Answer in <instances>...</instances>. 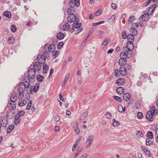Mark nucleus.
Returning <instances> with one entry per match:
<instances>
[{
  "label": "nucleus",
  "mask_w": 158,
  "mask_h": 158,
  "mask_svg": "<svg viewBox=\"0 0 158 158\" xmlns=\"http://www.w3.org/2000/svg\"><path fill=\"white\" fill-rule=\"evenodd\" d=\"M113 97L115 100H116L118 101L119 102H120L122 101V99L119 97L115 96H114Z\"/></svg>",
  "instance_id": "09e8293b"
},
{
  "label": "nucleus",
  "mask_w": 158,
  "mask_h": 158,
  "mask_svg": "<svg viewBox=\"0 0 158 158\" xmlns=\"http://www.w3.org/2000/svg\"><path fill=\"white\" fill-rule=\"evenodd\" d=\"M137 116L138 118L141 119L143 118V115L141 112H138L137 114Z\"/></svg>",
  "instance_id": "a18cd8bd"
},
{
  "label": "nucleus",
  "mask_w": 158,
  "mask_h": 158,
  "mask_svg": "<svg viewBox=\"0 0 158 158\" xmlns=\"http://www.w3.org/2000/svg\"><path fill=\"white\" fill-rule=\"evenodd\" d=\"M88 112L87 111H85L82 115V116L81 117L80 119H85V118L88 115Z\"/></svg>",
  "instance_id": "79ce46f5"
},
{
  "label": "nucleus",
  "mask_w": 158,
  "mask_h": 158,
  "mask_svg": "<svg viewBox=\"0 0 158 158\" xmlns=\"http://www.w3.org/2000/svg\"><path fill=\"white\" fill-rule=\"evenodd\" d=\"M119 73L121 75L125 76L127 73V71L125 67H120L119 69Z\"/></svg>",
  "instance_id": "dca6fc26"
},
{
  "label": "nucleus",
  "mask_w": 158,
  "mask_h": 158,
  "mask_svg": "<svg viewBox=\"0 0 158 158\" xmlns=\"http://www.w3.org/2000/svg\"><path fill=\"white\" fill-rule=\"evenodd\" d=\"M109 41V39L108 38H107L103 42V45H104L105 46H106L107 45V44H108Z\"/></svg>",
  "instance_id": "0e129e2a"
},
{
  "label": "nucleus",
  "mask_w": 158,
  "mask_h": 158,
  "mask_svg": "<svg viewBox=\"0 0 158 158\" xmlns=\"http://www.w3.org/2000/svg\"><path fill=\"white\" fill-rule=\"evenodd\" d=\"M125 81L123 78H119L116 81V83L118 86H122L125 83Z\"/></svg>",
  "instance_id": "f3484780"
},
{
  "label": "nucleus",
  "mask_w": 158,
  "mask_h": 158,
  "mask_svg": "<svg viewBox=\"0 0 158 158\" xmlns=\"http://www.w3.org/2000/svg\"><path fill=\"white\" fill-rule=\"evenodd\" d=\"M74 128L76 134H78L80 132V130L78 128V123H77L76 126L74 127Z\"/></svg>",
  "instance_id": "473e14b6"
},
{
  "label": "nucleus",
  "mask_w": 158,
  "mask_h": 158,
  "mask_svg": "<svg viewBox=\"0 0 158 158\" xmlns=\"http://www.w3.org/2000/svg\"><path fill=\"white\" fill-rule=\"evenodd\" d=\"M3 15L5 16L8 17V18H10L11 17V13L8 11H5L3 13Z\"/></svg>",
  "instance_id": "bb28decb"
},
{
  "label": "nucleus",
  "mask_w": 158,
  "mask_h": 158,
  "mask_svg": "<svg viewBox=\"0 0 158 158\" xmlns=\"http://www.w3.org/2000/svg\"><path fill=\"white\" fill-rule=\"evenodd\" d=\"M114 73L115 76L116 77H117L119 76V74L120 73H119L118 70V69H116L115 70Z\"/></svg>",
  "instance_id": "6e6d98bb"
},
{
  "label": "nucleus",
  "mask_w": 158,
  "mask_h": 158,
  "mask_svg": "<svg viewBox=\"0 0 158 158\" xmlns=\"http://www.w3.org/2000/svg\"><path fill=\"white\" fill-rule=\"evenodd\" d=\"M63 45L64 43L63 42H60L58 43L57 46V48L58 49H60L63 47Z\"/></svg>",
  "instance_id": "37998d69"
},
{
  "label": "nucleus",
  "mask_w": 158,
  "mask_h": 158,
  "mask_svg": "<svg viewBox=\"0 0 158 158\" xmlns=\"http://www.w3.org/2000/svg\"><path fill=\"white\" fill-rule=\"evenodd\" d=\"M83 30V28L81 27L79 28L75 32V34L76 35H77L80 32L82 31Z\"/></svg>",
  "instance_id": "e2e57ef3"
},
{
  "label": "nucleus",
  "mask_w": 158,
  "mask_h": 158,
  "mask_svg": "<svg viewBox=\"0 0 158 158\" xmlns=\"http://www.w3.org/2000/svg\"><path fill=\"white\" fill-rule=\"evenodd\" d=\"M104 21H99L98 22L96 23H93V25L94 26H96L97 25H99L102 23H104Z\"/></svg>",
  "instance_id": "864d4df0"
},
{
  "label": "nucleus",
  "mask_w": 158,
  "mask_h": 158,
  "mask_svg": "<svg viewBox=\"0 0 158 158\" xmlns=\"http://www.w3.org/2000/svg\"><path fill=\"white\" fill-rule=\"evenodd\" d=\"M77 19L79 18L77 17L76 16L74 15H70L69 14L67 17V19L69 23H73Z\"/></svg>",
  "instance_id": "0eeeda50"
},
{
  "label": "nucleus",
  "mask_w": 158,
  "mask_h": 158,
  "mask_svg": "<svg viewBox=\"0 0 158 158\" xmlns=\"http://www.w3.org/2000/svg\"><path fill=\"white\" fill-rule=\"evenodd\" d=\"M69 77V74H67L66 76L65 77L64 79V81L63 82L61 86L62 87H64V85L66 83V81L68 80Z\"/></svg>",
  "instance_id": "4c0bfd02"
},
{
  "label": "nucleus",
  "mask_w": 158,
  "mask_h": 158,
  "mask_svg": "<svg viewBox=\"0 0 158 158\" xmlns=\"http://www.w3.org/2000/svg\"><path fill=\"white\" fill-rule=\"evenodd\" d=\"M79 18L77 19L73 24V26L76 28H78L80 27L81 25V23H79Z\"/></svg>",
  "instance_id": "f8f14e48"
},
{
  "label": "nucleus",
  "mask_w": 158,
  "mask_h": 158,
  "mask_svg": "<svg viewBox=\"0 0 158 158\" xmlns=\"http://www.w3.org/2000/svg\"><path fill=\"white\" fill-rule=\"evenodd\" d=\"M133 35L130 34L127 35V39L128 40H132V42H133L134 40V37Z\"/></svg>",
  "instance_id": "f704fd0d"
},
{
  "label": "nucleus",
  "mask_w": 158,
  "mask_h": 158,
  "mask_svg": "<svg viewBox=\"0 0 158 158\" xmlns=\"http://www.w3.org/2000/svg\"><path fill=\"white\" fill-rule=\"evenodd\" d=\"M123 106L122 105L119 106L118 107V110L119 112H123Z\"/></svg>",
  "instance_id": "13d9d810"
},
{
  "label": "nucleus",
  "mask_w": 158,
  "mask_h": 158,
  "mask_svg": "<svg viewBox=\"0 0 158 158\" xmlns=\"http://www.w3.org/2000/svg\"><path fill=\"white\" fill-rule=\"evenodd\" d=\"M18 90L19 93V98H23L24 96V92L25 90V86L24 85L23 82H20L19 84Z\"/></svg>",
  "instance_id": "f257e3e1"
},
{
  "label": "nucleus",
  "mask_w": 158,
  "mask_h": 158,
  "mask_svg": "<svg viewBox=\"0 0 158 158\" xmlns=\"http://www.w3.org/2000/svg\"><path fill=\"white\" fill-rule=\"evenodd\" d=\"M48 66L46 64H45V63H44L43 64V70L44 73H47V70L48 69Z\"/></svg>",
  "instance_id": "a878e982"
},
{
  "label": "nucleus",
  "mask_w": 158,
  "mask_h": 158,
  "mask_svg": "<svg viewBox=\"0 0 158 158\" xmlns=\"http://www.w3.org/2000/svg\"><path fill=\"white\" fill-rule=\"evenodd\" d=\"M27 103V102L25 100L23 101L22 102H19L18 103V105L19 106H24L26 105Z\"/></svg>",
  "instance_id": "58836bf2"
},
{
  "label": "nucleus",
  "mask_w": 158,
  "mask_h": 158,
  "mask_svg": "<svg viewBox=\"0 0 158 158\" xmlns=\"http://www.w3.org/2000/svg\"><path fill=\"white\" fill-rule=\"evenodd\" d=\"M60 116L59 115H56L55 117L54 120L56 122H58L60 120Z\"/></svg>",
  "instance_id": "680f3d73"
},
{
  "label": "nucleus",
  "mask_w": 158,
  "mask_h": 158,
  "mask_svg": "<svg viewBox=\"0 0 158 158\" xmlns=\"http://www.w3.org/2000/svg\"><path fill=\"white\" fill-rule=\"evenodd\" d=\"M41 64L38 61L34 63L33 66V69L35 70V71H38L40 70L42 67Z\"/></svg>",
  "instance_id": "6e6552de"
},
{
  "label": "nucleus",
  "mask_w": 158,
  "mask_h": 158,
  "mask_svg": "<svg viewBox=\"0 0 158 158\" xmlns=\"http://www.w3.org/2000/svg\"><path fill=\"white\" fill-rule=\"evenodd\" d=\"M36 79L38 82H41L43 81L44 77L42 75H38L37 76Z\"/></svg>",
  "instance_id": "c85d7f7f"
},
{
  "label": "nucleus",
  "mask_w": 158,
  "mask_h": 158,
  "mask_svg": "<svg viewBox=\"0 0 158 158\" xmlns=\"http://www.w3.org/2000/svg\"><path fill=\"white\" fill-rule=\"evenodd\" d=\"M48 48L49 51L50 52H54L55 49V46L54 44H51L48 47L47 45H45L44 49Z\"/></svg>",
  "instance_id": "9b49d317"
},
{
  "label": "nucleus",
  "mask_w": 158,
  "mask_h": 158,
  "mask_svg": "<svg viewBox=\"0 0 158 158\" xmlns=\"http://www.w3.org/2000/svg\"><path fill=\"white\" fill-rule=\"evenodd\" d=\"M60 53V52L59 51H56L55 53L52 54L53 56L55 58H56L58 55V54Z\"/></svg>",
  "instance_id": "de8ad7c7"
},
{
  "label": "nucleus",
  "mask_w": 158,
  "mask_h": 158,
  "mask_svg": "<svg viewBox=\"0 0 158 158\" xmlns=\"http://www.w3.org/2000/svg\"><path fill=\"white\" fill-rule=\"evenodd\" d=\"M16 30V28L15 27V26L14 25H11V31L14 32H15Z\"/></svg>",
  "instance_id": "3c124183"
},
{
  "label": "nucleus",
  "mask_w": 158,
  "mask_h": 158,
  "mask_svg": "<svg viewBox=\"0 0 158 158\" xmlns=\"http://www.w3.org/2000/svg\"><path fill=\"white\" fill-rule=\"evenodd\" d=\"M148 138L150 139H152L153 137V133L151 131H149L148 133Z\"/></svg>",
  "instance_id": "49530a36"
},
{
  "label": "nucleus",
  "mask_w": 158,
  "mask_h": 158,
  "mask_svg": "<svg viewBox=\"0 0 158 158\" xmlns=\"http://www.w3.org/2000/svg\"><path fill=\"white\" fill-rule=\"evenodd\" d=\"M23 83L25 88L29 87L30 85V81L29 77H25L23 79Z\"/></svg>",
  "instance_id": "9d476101"
},
{
  "label": "nucleus",
  "mask_w": 158,
  "mask_h": 158,
  "mask_svg": "<svg viewBox=\"0 0 158 158\" xmlns=\"http://www.w3.org/2000/svg\"><path fill=\"white\" fill-rule=\"evenodd\" d=\"M8 40L9 42L8 44L10 45L13 44L14 43L15 40L14 37L11 36L9 37Z\"/></svg>",
  "instance_id": "2f4dec72"
},
{
  "label": "nucleus",
  "mask_w": 158,
  "mask_h": 158,
  "mask_svg": "<svg viewBox=\"0 0 158 158\" xmlns=\"http://www.w3.org/2000/svg\"><path fill=\"white\" fill-rule=\"evenodd\" d=\"M14 125H11L6 130L7 133L8 134L10 133L12 130L14 129Z\"/></svg>",
  "instance_id": "7c9ffc66"
},
{
  "label": "nucleus",
  "mask_w": 158,
  "mask_h": 158,
  "mask_svg": "<svg viewBox=\"0 0 158 158\" xmlns=\"http://www.w3.org/2000/svg\"><path fill=\"white\" fill-rule=\"evenodd\" d=\"M144 152L148 156H151V153L149 150L146 149Z\"/></svg>",
  "instance_id": "8fccbe9b"
},
{
  "label": "nucleus",
  "mask_w": 158,
  "mask_h": 158,
  "mask_svg": "<svg viewBox=\"0 0 158 158\" xmlns=\"http://www.w3.org/2000/svg\"><path fill=\"white\" fill-rule=\"evenodd\" d=\"M82 148H81L80 149H79V150L76 153V155L75 156V157L77 156H78L79 154H80V153H81V152L82 151Z\"/></svg>",
  "instance_id": "338daca9"
},
{
  "label": "nucleus",
  "mask_w": 158,
  "mask_h": 158,
  "mask_svg": "<svg viewBox=\"0 0 158 158\" xmlns=\"http://www.w3.org/2000/svg\"><path fill=\"white\" fill-rule=\"evenodd\" d=\"M69 4L70 6L78 7L80 5L79 1V0H70L69 3Z\"/></svg>",
  "instance_id": "39448f33"
},
{
  "label": "nucleus",
  "mask_w": 158,
  "mask_h": 158,
  "mask_svg": "<svg viewBox=\"0 0 158 158\" xmlns=\"http://www.w3.org/2000/svg\"><path fill=\"white\" fill-rule=\"evenodd\" d=\"M46 58H47V56L42 54H40L37 56L38 61L41 63H44Z\"/></svg>",
  "instance_id": "7ed1b4c3"
},
{
  "label": "nucleus",
  "mask_w": 158,
  "mask_h": 158,
  "mask_svg": "<svg viewBox=\"0 0 158 158\" xmlns=\"http://www.w3.org/2000/svg\"><path fill=\"white\" fill-rule=\"evenodd\" d=\"M123 56V57L120 56L121 58L119 60V64L121 66H123L124 64H126L127 62L126 58H125Z\"/></svg>",
  "instance_id": "ddd939ff"
},
{
  "label": "nucleus",
  "mask_w": 158,
  "mask_h": 158,
  "mask_svg": "<svg viewBox=\"0 0 158 158\" xmlns=\"http://www.w3.org/2000/svg\"><path fill=\"white\" fill-rule=\"evenodd\" d=\"M152 143V142L149 139H148L146 140V144L147 146H150Z\"/></svg>",
  "instance_id": "ea45409f"
},
{
  "label": "nucleus",
  "mask_w": 158,
  "mask_h": 158,
  "mask_svg": "<svg viewBox=\"0 0 158 158\" xmlns=\"http://www.w3.org/2000/svg\"><path fill=\"white\" fill-rule=\"evenodd\" d=\"M16 105L15 102L10 101L9 102L8 106L10 108L11 110H13L16 108Z\"/></svg>",
  "instance_id": "2eb2a0df"
},
{
  "label": "nucleus",
  "mask_w": 158,
  "mask_h": 158,
  "mask_svg": "<svg viewBox=\"0 0 158 158\" xmlns=\"http://www.w3.org/2000/svg\"><path fill=\"white\" fill-rule=\"evenodd\" d=\"M13 110H9L6 113V117L10 118H12L14 116V112Z\"/></svg>",
  "instance_id": "6ab92c4d"
},
{
  "label": "nucleus",
  "mask_w": 158,
  "mask_h": 158,
  "mask_svg": "<svg viewBox=\"0 0 158 158\" xmlns=\"http://www.w3.org/2000/svg\"><path fill=\"white\" fill-rule=\"evenodd\" d=\"M151 15V13L150 12L147 13V14H145L143 15H142L139 18V20L141 21H146L149 18V16Z\"/></svg>",
  "instance_id": "1a4fd4ad"
},
{
  "label": "nucleus",
  "mask_w": 158,
  "mask_h": 158,
  "mask_svg": "<svg viewBox=\"0 0 158 158\" xmlns=\"http://www.w3.org/2000/svg\"><path fill=\"white\" fill-rule=\"evenodd\" d=\"M133 56V54L131 51H128L127 50L126 52H122L120 55V56L123 57V56H125L127 58H131Z\"/></svg>",
  "instance_id": "20e7f679"
},
{
  "label": "nucleus",
  "mask_w": 158,
  "mask_h": 158,
  "mask_svg": "<svg viewBox=\"0 0 158 158\" xmlns=\"http://www.w3.org/2000/svg\"><path fill=\"white\" fill-rule=\"evenodd\" d=\"M64 37V34L62 32H59L56 35V38L58 40H61Z\"/></svg>",
  "instance_id": "b1692460"
},
{
  "label": "nucleus",
  "mask_w": 158,
  "mask_h": 158,
  "mask_svg": "<svg viewBox=\"0 0 158 158\" xmlns=\"http://www.w3.org/2000/svg\"><path fill=\"white\" fill-rule=\"evenodd\" d=\"M117 93L119 94H122L124 92V89L122 87H118L116 89Z\"/></svg>",
  "instance_id": "4be33fe9"
},
{
  "label": "nucleus",
  "mask_w": 158,
  "mask_h": 158,
  "mask_svg": "<svg viewBox=\"0 0 158 158\" xmlns=\"http://www.w3.org/2000/svg\"><path fill=\"white\" fill-rule=\"evenodd\" d=\"M20 121L21 120L19 118V116H18L17 115H16L15 117V120L14 121V124L16 125H17L20 122Z\"/></svg>",
  "instance_id": "5701e85b"
},
{
  "label": "nucleus",
  "mask_w": 158,
  "mask_h": 158,
  "mask_svg": "<svg viewBox=\"0 0 158 158\" xmlns=\"http://www.w3.org/2000/svg\"><path fill=\"white\" fill-rule=\"evenodd\" d=\"M35 71L33 68H29L28 71V75L30 79H32L35 78Z\"/></svg>",
  "instance_id": "423d86ee"
},
{
  "label": "nucleus",
  "mask_w": 158,
  "mask_h": 158,
  "mask_svg": "<svg viewBox=\"0 0 158 158\" xmlns=\"http://www.w3.org/2000/svg\"><path fill=\"white\" fill-rule=\"evenodd\" d=\"M70 7L69 8L67 12L68 14L69 15L70 14V15H74L75 12V10L74 8V7L70 6Z\"/></svg>",
  "instance_id": "412c9836"
},
{
  "label": "nucleus",
  "mask_w": 158,
  "mask_h": 158,
  "mask_svg": "<svg viewBox=\"0 0 158 158\" xmlns=\"http://www.w3.org/2000/svg\"><path fill=\"white\" fill-rule=\"evenodd\" d=\"M136 29V28H134V27H132L131 28L130 32L132 33V35H136L138 34Z\"/></svg>",
  "instance_id": "cd10ccee"
},
{
  "label": "nucleus",
  "mask_w": 158,
  "mask_h": 158,
  "mask_svg": "<svg viewBox=\"0 0 158 158\" xmlns=\"http://www.w3.org/2000/svg\"><path fill=\"white\" fill-rule=\"evenodd\" d=\"M135 19V17L133 15L131 16L129 18L128 21L129 23L131 24L133 22L134 19Z\"/></svg>",
  "instance_id": "c9c22d12"
},
{
  "label": "nucleus",
  "mask_w": 158,
  "mask_h": 158,
  "mask_svg": "<svg viewBox=\"0 0 158 158\" xmlns=\"http://www.w3.org/2000/svg\"><path fill=\"white\" fill-rule=\"evenodd\" d=\"M127 46L128 51H131L134 48V45L133 42L128 41L127 43Z\"/></svg>",
  "instance_id": "4468645a"
},
{
  "label": "nucleus",
  "mask_w": 158,
  "mask_h": 158,
  "mask_svg": "<svg viewBox=\"0 0 158 158\" xmlns=\"http://www.w3.org/2000/svg\"><path fill=\"white\" fill-rule=\"evenodd\" d=\"M138 27V23H134L132 24V27H134L137 29Z\"/></svg>",
  "instance_id": "69168bd1"
},
{
  "label": "nucleus",
  "mask_w": 158,
  "mask_h": 158,
  "mask_svg": "<svg viewBox=\"0 0 158 158\" xmlns=\"http://www.w3.org/2000/svg\"><path fill=\"white\" fill-rule=\"evenodd\" d=\"M122 37L123 39H126L127 37L126 31H124L122 34Z\"/></svg>",
  "instance_id": "c03bdc74"
},
{
  "label": "nucleus",
  "mask_w": 158,
  "mask_h": 158,
  "mask_svg": "<svg viewBox=\"0 0 158 158\" xmlns=\"http://www.w3.org/2000/svg\"><path fill=\"white\" fill-rule=\"evenodd\" d=\"M88 155L86 153H84L79 158H87Z\"/></svg>",
  "instance_id": "774afa93"
},
{
  "label": "nucleus",
  "mask_w": 158,
  "mask_h": 158,
  "mask_svg": "<svg viewBox=\"0 0 158 158\" xmlns=\"http://www.w3.org/2000/svg\"><path fill=\"white\" fill-rule=\"evenodd\" d=\"M25 90L29 94H31L33 92L31 88H30L29 87L28 88H25Z\"/></svg>",
  "instance_id": "a19ab883"
},
{
  "label": "nucleus",
  "mask_w": 158,
  "mask_h": 158,
  "mask_svg": "<svg viewBox=\"0 0 158 158\" xmlns=\"http://www.w3.org/2000/svg\"><path fill=\"white\" fill-rule=\"evenodd\" d=\"M7 123V120L5 116L3 117L0 122L1 125L3 127H5Z\"/></svg>",
  "instance_id": "a211bd4d"
},
{
  "label": "nucleus",
  "mask_w": 158,
  "mask_h": 158,
  "mask_svg": "<svg viewBox=\"0 0 158 158\" xmlns=\"http://www.w3.org/2000/svg\"><path fill=\"white\" fill-rule=\"evenodd\" d=\"M131 96L130 94L128 93L124 94L123 95V98L126 101H128L130 98Z\"/></svg>",
  "instance_id": "aec40b11"
},
{
  "label": "nucleus",
  "mask_w": 158,
  "mask_h": 158,
  "mask_svg": "<svg viewBox=\"0 0 158 158\" xmlns=\"http://www.w3.org/2000/svg\"><path fill=\"white\" fill-rule=\"evenodd\" d=\"M151 0H147L145 2L143 3V6H148L150 3Z\"/></svg>",
  "instance_id": "5fc2aeb1"
},
{
  "label": "nucleus",
  "mask_w": 158,
  "mask_h": 158,
  "mask_svg": "<svg viewBox=\"0 0 158 158\" xmlns=\"http://www.w3.org/2000/svg\"><path fill=\"white\" fill-rule=\"evenodd\" d=\"M39 84H38V85H36V86H35L33 88V91L35 92H36L39 89Z\"/></svg>",
  "instance_id": "bf43d9fd"
},
{
  "label": "nucleus",
  "mask_w": 158,
  "mask_h": 158,
  "mask_svg": "<svg viewBox=\"0 0 158 158\" xmlns=\"http://www.w3.org/2000/svg\"><path fill=\"white\" fill-rule=\"evenodd\" d=\"M94 138V135L92 134L89 135L85 141V147L86 148L90 146L92 143Z\"/></svg>",
  "instance_id": "f03ea898"
},
{
  "label": "nucleus",
  "mask_w": 158,
  "mask_h": 158,
  "mask_svg": "<svg viewBox=\"0 0 158 158\" xmlns=\"http://www.w3.org/2000/svg\"><path fill=\"white\" fill-rule=\"evenodd\" d=\"M106 118L108 119H110L111 118V115L110 113H107L105 114Z\"/></svg>",
  "instance_id": "052dcab7"
},
{
  "label": "nucleus",
  "mask_w": 158,
  "mask_h": 158,
  "mask_svg": "<svg viewBox=\"0 0 158 158\" xmlns=\"http://www.w3.org/2000/svg\"><path fill=\"white\" fill-rule=\"evenodd\" d=\"M17 98V96H16L15 94L14 93H13L10 97L11 102L14 101L15 102Z\"/></svg>",
  "instance_id": "393cba45"
},
{
  "label": "nucleus",
  "mask_w": 158,
  "mask_h": 158,
  "mask_svg": "<svg viewBox=\"0 0 158 158\" xmlns=\"http://www.w3.org/2000/svg\"><path fill=\"white\" fill-rule=\"evenodd\" d=\"M25 113V112L23 110H20V111H19L16 115H17L18 116H19V117H20L23 116L24 115Z\"/></svg>",
  "instance_id": "e433bc0d"
},
{
  "label": "nucleus",
  "mask_w": 158,
  "mask_h": 158,
  "mask_svg": "<svg viewBox=\"0 0 158 158\" xmlns=\"http://www.w3.org/2000/svg\"><path fill=\"white\" fill-rule=\"evenodd\" d=\"M113 124L114 127L120 125V123L118 121L114 119H113Z\"/></svg>",
  "instance_id": "72a5a7b5"
},
{
  "label": "nucleus",
  "mask_w": 158,
  "mask_h": 158,
  "mask_svg": "<svg viewBox=\"0 0 158 158\" xmlns=\"http://www.w3.org/2000/svg\"><path fill=\"white\" fill-rule=\"evenodd\" d=\"M63 30L65 31H68L70 28L69 25L68 23H66L65 25L63 26Z\"/></svg>",
  "instance_id": "c756f323"
},
{
  "label": "nucleus",
  "mask_w": 158,
  "mask_h": 158,
  "mask_svg": "<svg viewBox=\"0 0 158 158\" xmlns=\"http://www.w3.org/2000/svg\"><path fill=\"white\" fill-rule=\"evenodd\" d=\"M136 135L140 137H143V135L141 131H136Z\"/></svg>",
  "instance_id": "603ef678"
},
{
  "label": "nucleus",
  "mask_w": 158,
  "mask_h": 158,
  "mask_svg": "<svg viewBox=\"0 0 158 158\" xmlns=\"http://www.w3.org/2000/svg\"><path fill=\"white\" fill-rule=\"evenodd\" d=\"M154 11V9H152V7H149L148 10V13H149L150 12L151 13V15L153 13Z\"/></svg>",
  "instance_id": "4d7b16f0"
}]
</instances>
